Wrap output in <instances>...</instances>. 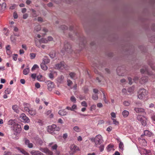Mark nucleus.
<instances>
[{
	"label": "nucleus",
	"mask_w": 155,
	"mask_h": 155,
	"mask_svg": "<svg viewBox=\"0 0 155 155\" xmlns=\"http://www.w3.org/2000/svg\"><path fill=\"white\" fill-rule=\"evenodd\" d=\"M66 65L65 64L64 62H61L60 64H56L55 65V67L58 69H63L66 67Z\"/></svg>",
	"instance_id": "obj_10"
},
{
	"label": "nucleus",
	"mask_w": 155,
	"mask_h": 155,
	"mask_svg": "<svg viewBox=\"0 0 155 155\" xmlns=\"http://www.w3.org/2000/svg\"><path fill=\"white\" fill-rule=\"evenodd\" d=\"M13 127L14 131L17 133H20L21 131V125L19 124H17Z\"/></svg>",
	"instance_id": "obj_9"
},
{
	"label": "nucleus",
	"mask_w": 155,
	"mask_h": 155,
	"mask_svg": "<svg viewBox=\"0 0 155 155\" xmlns=\"http://www.w3.org/2000/svg\"><path fill=\"white\" fill-rule=\"evenodd\" d=\"M57 147L58 145H57V144H55L54 145L51 147V149L53 150H56Z\"/></svg>",
	"instance_id": "obj_50"
},
{
	"label": "nucleus",
	"mask_w": 155,
	"mask_h": 155,
	"mask_svg": "<svg viewBox=\"0 0 155 155\" xmlns=\"http://www.w3.org/2000/svg\"><path fill=\"white\" fill-rule=\"evenodd\" d=\"M53 38L51 37V36H48V38H47V40H48V41H53Z\"/></svg>",
	"instance_id": "obj_55"
},
{
	"label": "nucleus",
	"mask_w": 155,
	"mask_h": 155,
	"mask_svg": "<svg viewBox=\"0 0 155 155\" xmlns=\"http://www.w3.org/2000/svg\"><path fill=\"white\" fill-rule=\"evenodd\" d=\"M97 106L98 107H101L103 106V105L101 103H98L97 104Z\"/></svg>",
	"instance_id": "obj_64"
},
{
	"label": "nucleus",
	"mask_w": 155,
	"mask_h": 155,
	"mask_svg": "<svg viewBox=\"0 0 155 155\" xmlns=\"http://www.w3.org/2000/svg\"><path fill=\"white\" fill-rule=\"evenodd\" d=\"M52 1L54 2L55 3L58 4L61 3V2L62 0H52Z\"/></svg>",
	"instance_id": "obj_60"
},
{
	"label": "nucleus",
	"mask_w": 155,
	"mask_h": 155,
	"mask_svg": "<svg viewBox=\"0 0 155 155\" xmlns=\"http://www.w3.org/2000/svg\"><path fill=\"white\" fill-rule=\"evenodd\" d=\"M129 114V112L127 110H124L122 112V115L124 117H127Z\"/></svg>",
	"instance_id": "obj_21"
},
{
	"label": "nucleus",
	"mask_w": 155,
	"mask_h": 155,
	"mask_svg": "<svg viewBox=\"0 0 155 155\" xmlns=\"http://www.w3.org/2000/svg\"><path fill=\"white\" fill-rule=\"evenodd\" d=\"M140 72L141 73L147 74L149 75L152 76V77L155 78V74H153L151 72H150L147 67H145L140 70Z\"/></svg>",
	"instance_id": "obj_3"
},
{
	"label": "nucleus",
	"mask_w": 155,
	"mask_h": 155,
	"mask_svg": "<svg viewBox=\"0 0 155 155\" xmlns=\"http://www.w3.org/2000/svg\"><path fill=\"white\" fill-rule=\"evenodd\" d=\"M37 143L39 145L41 146L43 143V142L41 139H38L37 140Z\"/></svg>",
	"instance_id": "obj_34"
},
{
	"label": "nucleus",
	"mask_w": 155,
	"mask_h": 155,
	"mask_svg": "<svg viewBox=\"0 0 155 155\" xmlns=\"http://www.w3.org/2000/svg\"><path fill=\"white\" fill-rule=\"evenodd\" d=\"M30 153L32 155H44L43 153L38 150H32Z\"/></svg>",
	"instance_id": "obj_12"
},
{
	"label": "nucleus",
	"mask_w": 155,
	"mask_h": 155,
	"mask_svg": "<svg viewBox=\"0 0 155 155\" xmlns=\"http://www.w3.org/2000/svg\"><path fill=\"white\" fill-rule=\"evenodd\" d=\"M70 149L74 153L77 151L79 150V147L74 144L70 146Z\"/></svg>",
	"instance_id": "obj_11"
},
{
	"label": "nucleus",
	"mask_w": 155,
	"mask_h": 155,
	"mask_svg": "<svg viewBox=\"0 0 155 155\" xmlns=\"http://www.w3.org/2000/svg\"><path fill=\"white\" fill-rule=\"evenodd\" d=\"M90 140L92 142H94L95 146L96 147H97L98 145L101 144L103 141L102 136L99 134L97 135L95 138H91Z\"/></svg>",
	"instance_id": "obj_1"
},
{
	"label": "nucleus",
	"mask_w": 155,
	"mask_h": 155,
	"mask_svg": "<svg viewBox=\"0 0 155 155\" xmlns=\"http://www.w3.org/2000/svg\"><path fill=\"white\" fill-rule=\"evenodd\" d=\"M18 55L16 54H14V55L13 57V59L15 61H16L17 60Z\"/></svg>",
	"instance_id": "obj_58"
},
{
	"label": "nucleus",
	"mask_w": 155,
	"mask_h": 155,
	"mask_svg": "<svg viewBox=\"0 0 155 155\" xmlns=\"http://www.w3.org/2000/svg\"><path fill=\"white\" fill-rule=\"evenodd\" d=\"M70 100L71 101L74 103L76 102V99L73 96L71 97L70 98Z\"/></svg>",
	"instance_id": "obj_36"
},
{
	"label": "nucleus",
	"mask_w": 155,
	"mask_h": 155,
	"mask_svg": "<svg viewBox=\"0 0 155 155\" xmlns=\"http://www.w3.org/2000/svg\"><path fill=\"white\" fill-rule=\"evenodd\" d=\"M38 67L37 64H34L31 68V71H33L35 70L36 68H38Z\"/></svg>",
	"instance_id": "obj_47"
},
{
	"label": "nucleus",
	"mask_w": 155,
	"mask_h": 155,
	"mask_svg": "<svg viewBox=\"0 0 155 155\" xmlns=\"http://www.w3.org/2000/svg\"><path fill=\"white\" fill-rule=\"evenodd\" d=\"M63 49L68 53H70L72 51L71 45L67 42L65 41L64 43Z\"/></svg>",
	"instance_id": "obj_4"
},
{
	"label": "nucleus",
	"mask_w": 155,
	"mask_h": 155,
	"mask_svg": "<svg viewBox=\"0 0 155 155\" xmlns=\"http://www.w3.org/2000/svg\"><path fill=\"white\" fill-rule=\"evenodd\" d=\"M17 149L18 150L20 151L22 154H24V155H30L28 152L26 151L24 149L20 148L19 147H17Z\"/></svg>",
	"instance_id": "obj_19"
},
{
	"label": "nucleus",
	"mask_w": 155,
	"mask_h": 155,
	"mask_svg": "<svg viewBox=\"0 0 155 155\" xmlns=\"http://www.w3.org/2000/svg\"><path fill=\"white\" fill-rule=\"evenodd\" d=\"M30 57L31 58H34L35 57V55L34 53H31L30 54Z\"/></svg>",
	"instance_id": "obj_61"
},
{
	"label": "nucleus",
	"mask_w": 155,
	"mask_h": 155,
	"mask_svg": "<svg viewBox=\"0 0 155 155\" xmlns=\"http://www.w3.org/2000/svg\"><path fill=\"white\" fill-rule=\"evenodd\" d=\"M134 110L137 113H142L145 112L144 109L142 108L136 107Z\"/></svg>",
	"instance_id": "obj_14"
},
{
	"label": "nucleus",
	"mask_w": 155,
	"mask_h": 155,
	"mask_svg": "<svg viewBox=\"0 0 155 155\" xmlns=\"http://www.w3.org/2000/svg\"><path fill=\"white\" fill-rule=\"evenodd\" d=\"M49 56L51 58H53L55 57V54L52 52H51L50 53Z\"/></svg>",
	"instance_id": "obj_45"
},
{
	"label": "nucleus",
	"mask_w": 155,
	"mask_h": 155,
	"mask_svg": "<svg viewBox=\"0 0 155 155\" xmlns=\"http://www.w3.org/2000/svg\"><path fill=\"white\" fill-rule=\"evenodd\" d=\"M48 77L51 79H53L54 78V74L52 72L48 74Z\"/></svg>",
	"instance_id": "obj_38"
},
{
	"label": "nucleus",
	"mask_w": 155,
	"mask_h": 155,
	"mask_svg": "<svg viewBox=\"0 0 155 155\" xmlns=\"http://www.w3.org/2000/svg\"><path fill=\"white\" fill-rule=\"evenodd\" d=\"M45 83L47 84L48 88V90L51 91L54 87V83L50 81H46Z\"/></svg>",
	"instance_id": "obj_7"
},
{
	"label": "nucleus",
	"mask_w": 155,
	"mask_h": 155,
	"mask_svg": "<svg viewBox=\"0 0 155 155\" xmlns=\"http://www.w3.org/2000/svg\"><path fill=\"white\" fill-rule=\"evenodd\" d=\"M130 104V103L127 101H125L124 102V104L125 106H129Z\"/></svg>",
	"instance_id": "obj_48"
},
{
	"label": "nucleus",
	"mask_w": 155,
	"mask_h": 155,
	"mask_svg": "<svg viewBox=\"0 0 155 155\" xmlns=\"http://www.w3.org/2000/svg\"><path fill=\"white\" fill-rule=\"evenodd\" d=\"M25 145H27L28 147L30 148H31L33 147V145L32 143H30L29 140L26 138L24 139Z\"/></svg>",
	"instance_id": "obj_8"
},
{
	"label": "nucleus",
	"mask_w": 155,
	"mask_h": 155,
	"mask_svg": "<svg viewBox=\"0 0 155 155\" xmlns=\"http://www.w3.org/2000/svg\"><path fill=\"white\" fill-rule=\"evenodd\" d=\"M41 69L45 71L47 70L48 68L47 66L46 65V64L43 63H42L41 64Z\"/></svg>",
	"instance_id": "obj_25"
},
{
	"label": "nucleus",
	"mask_w": 155,
	"mask_h": 155,
	"mask_svg": "<svg viewBox=\"0 0 155 155\" xmlns=\"http://www.w3.org/2000/svg\"><path fill=\"white\" fill-rule=\"evenodd\" d=\"M64 79V77L62 75H61L58 77L56 79L57 81L59 84L63 83Z\"/></svg>",
	"instance_id": "obj_15"
},
{
	"label": "nucleus",
	"mask_w": 155,
	"mask_h": 155,
	"mask_svg": "<svg viewBox=\"0 0 155 155\" xmlns=\"http://www.w3.org/2000/svg\"><path fill=\"white\" fill-rule=\"evenodd\" d=\"M28 17V14L27 13L25 14H24L23 15V18L24 19H26Z\"/></svg>",
	"instance_id": "obj_63"
},
{
	"label": "nucleus",
	"mask_w": 155,
	"mask_h": 155,
	"mask_svg": "<svg viewBox=\"0 0 155 155\" xmlns=\"http://www.w3.org/2000/svg\"><path fill=\"white\" fill-rule=\"evenodd\" d=\"M151 94L153 98H155V88H153L152 89Z\"/></svg>",
	"instance_id": "obj_35"
},
{
	"label": "nucleus",
	"mask_w": 155,
	"mask_h": 155,
	"mask_svg": "<svg viewBox=\"0 0 155 155\" xmlns=\"http://www.w3.org/2000/svg\"><path fill=\"white\" fill-rule=\"evenodd\" d=\"M12 108L14 111L16 113H19V109L17 105H15L13 106Z\"/></svg>",
	"instance_id": "obj_18"
},
{
	"label": "nucleus",
	"mask_w": 155,
	"mask_h": 155,
	"mask_svg": "<svg viewBox=\"0 0 155 155\" xmlns=\"http://www.w3.org/2000/svg\"><path fill=\"white\" fill-rule=\"evenodd\" d=\"M73 129L75 131L77 132H79L80 131L79 128L77 126L74 127L73 128Z\"/></svg>",
	"instance_id": "obj_37"
},
{
	"label": "nucleus",
	"mask_w": 155,
	"mask_h": 155,
	"mask_svg": "<svg viewBox=\"0 0 155 155\" xmlns=\"http://www.w3.org/2000/svg\"><path fill=\"white\" fill-rule=\"evenodd\" d=\"M6 4L5 3H3L2 6V9L4 11V10L6 8Z\"/></svg>",
	"instance_id": "obj_42"
},
{
	"label": "nucleus",
	"mask_w": 155,
	"mask_h": 155,
	"mask_svg": "<svg viewBox=\"0 0 155 155\" xmlns=\"http://www.w3.org/2000/svg\"><path fill=\"white\" fill-rule=\"evenodd\" d=\"M112 120L113 121V124L116 125H118L119 124L118 121H117L116 119H112Z\"/></svg>",
	"instance_id": "obj_51"
},
{
	"label": "nucleus",
	"mask_w": 155,
	"mask_h": 155,
	"mask_svg": "<svg viewBox=\"0 0 155 155\" xmlns=\"http://www.w3.org/2000/svg\"><path fill=\"white\" fill-rule=\"evenodd\" d=\"M30 71L29 68L25 69L23 71V73L25 75H27L29 73Z\"/></svg>",
	"instance_id": "obj_29"
},
{
	"label": "nucleus",
	"mask_w": 155,
	"mask_h": 155,
	"mask_svg": "<svg viewBox=\"0 0 155 155\" xmlns=\"http://www.w3.org/2000/svg\"><path fill=\"white\" fill-rule=\"evenodd\" d=\"M128 80L129 81V84L130 85L132 84V78L130 77H128Z\"/></svg>",
	"instance_id": "obj_62"
},
{
	"label": "nucleus",
	"mask_w": 155,
	"mask_h": 155,
	"mask_svg": "<svg viewBox=\"0 0 155 155\" xmlns=\"http://www.w3.org/2000/svg\"><path fill=\"white\" fill-rule=\"evenodd\" d=\"M67 82L68 85V86H70L72 84V81L70 80H67Z\"/></svg>",
	"instance_id": "obj_56"
},
{
	"label": "nucleus",
	"mask_w": 155,
	"mask_h": 155,
	"mask_svg": "<svg viewBox=\"0 0 155 155\" xmlns=\"http://www.w3.org/2000/svg\"><path fill=\"white\" fill-rule=\"evenodd\" d=\"M41 29V26L40 25L36 26L35 28V30L36 31H39Z\"/></svg>",
	"instance_id": "obj_33"
},
{
	"label": "nucleus",
	"mask_w": 155,
	"mask_h": 155,
	"mask_svg": "<svg viewBox=\"0 0 155 155\" xmlns=\"http://www.w3.org/2000/svg\"><path fill=\"white\" fill-rule=\"evenodd\" d=\"M148 81V78L147 77H143L141 78L140 82L141 84H143L147 82Z\"/></svg>",
	"instance_id": "obj_16"
},
{
	"label": "nucleus",
	"mask_w": 155,
	"mask_h": 155,
	"mask_svg": "<svg viewBox=\"0 0 155 155\" xmlns=\"http://www.w3.org/2000/svg\"><path fill=\"white\" fill-rule=\"evenodd\" d=\"M124 145L123 143L121 142H120L119 144V148L121 150H123V149Z\"/></svg>",
	"instance_id": "obj_44"
},
{
	"label": "nucleus",
	"mask_w": 155,
	"mask_h": 155,
	"mask_svg": "<svg viewBox=\"0 0 155 155\" xmlns=\"http://www.w3.org/2000/svg\"><path fill=\"white\" fill-rule=\"evenodd\" d=\"M58 114L61 116H64L67 114V112L64 110H61L59 111Z\"/></svg>",
	"instance_id": "obj_26"
},
{
	"label": "nucleus",
	"mask_w": 155,
	"mask_h": 155,
	"mask_svg": "<svg viewBox=\"0 0 155 155\" xmlns=\"http://www.w3.org/2000/svg\"><path fill=\"white\" fill-rule=\"evenodd\" d=\"M68 136V134L67 133L64 134L63 136V138L64 139H65L67 138Z\"/></svg>",
	"instance_id": "obj_59"
},
{
	"label": "nucleus",
	"mask_w": 155,
	"mask_h": 155,
	"mask_svg": "<svg viewBox=\"0 0 155 155\" xmlns=\"http://www.w3.org/2000/svg\"><path fill=\"white\" fill-rule=\"evenodd\" d=\"M146 118H145V117H143V119L142 121H141V124H142L143 126H145L146 125Z\"/></svg>",
	"instance_id": "obj_32"
},
{
	"label": "nucleus",
	"mask_w": 155,
	"mask_h": 155,
	"mask_svg": "<svg viewBox=\"0 0 155 155\" xmlns=\"http://www.w3.org/2000/svg\"><path fill=\"white\" fill-rule=\"evenodd\" d=\"M114 147V145L111 144H109L107 147V150L108 151L111 150V149Z\"/></svg>",
	"instance_id": "obj_39"
},
{
	"label": "nucleus",
	"mask_w": 155,
	"mask_h": 155,
	"mask_svg": "<svg viewBox=\"0 0 155 155\" xmlns=\"http://www.w3.org/2000/svg\"><path fill=\"white\" fill-rule=\"evenodd\" d=\"M134 90V88L133 87H129L128 89V91L129 92L131 93Z\"/></svg>",
	"instance_id": "obj_43"
},
{
	"label": "nucleus",
	"mask_w": 155,
	"mask_h": 155,
	"mask_svg": "<svg viewBox=\"0 0 155 155\" xmlns=\"http://www.w3.org/2000/svg\"><path fill=\"white\" fill-rule=\"evenodd\" d=\"M56 127V125L55 124H52L51 126L48 127V131L50 133H52L53 131H55V129Z\"/></svg>",
	"instance_id": "obj_13"
},
{
	"label": "nucleus",
	"mask_w": 155,
	"mask_h": 155,
	"mask_svg": "<svg viewBox=\"0 0 155 155\" xmlns=\"http://www.w3.org/2000/svg\"><path fill=\"white\" fill-rule=\"evenodd\" d=\"M13 17L15 19H16L18 17L17 13L16 12H14L13 13Z\"/></svg>",
	"instance_id": "obj_57"
},
{
	"label": "nucleus",
	"mask_w": 155,
	"mask_h": 155,
	"mask_svg": "<svg viewBox=\"0 0 155 155\" xmlns=\"http://www.w3.org/2000/svg\"><path fill=\"white\" fill-rule=\"evenodd\" d=\"M17 124L16 123V120H10L8 122V124L9 125H10L13 127L15 126V125Z\"/></svg>",
	"instance_id": "obj_17"
},
{
	"label": "nucleus",
	"mask_w": 155,
	"mask_h": 155,
	"mask_svg": "<svg viewBox=\"0 0 155 155\" xmlns=\"http://www.w3.org/2000/svg\"><path fill=\"white\" fill-rule=\"evenodd\" d=\"M104 149V146L103 145H101L99 147V149L100 151L102 152L103 151Z\"/></svg>",
	"instance_id": "obj_53"
},
{
	"label": "nucleus",
	"mask_w": 155,
	"mask_h": 155,
	"mask_svg": "<svg viewBox=\"0 0 155 155\" xmlns=\"http://www.w3.org/2000/svg\"><path fill=\"white\" fill-rule=\"evenodd\" d=\"M45 114L47 115L48 116V117L50 118H52L53 117V114H52L51 113V111L50 110H49L47 111L45 113Z\"/></svg>",
	"instance_id": "obj_22"
},
{
	"label": "nucleus",
	"mask_w": 155,
	"mask_h": 155,
	"mask_svg": "<svg viewBox=\"0 0 155 155\" xmlns=\"http://www.w3.org/2000/svg\"><path fill=\"white\" fill-rule=\"evenodd\" d=\"M28 113L31 115H34L36 114V110L32 108H31L30 109Z\"/></svg>",
	"instance_id": "obj_20"
},
{
	"label": "nucleus",
	"mask_w": 155,
	"mask_h": 155,
	"mask_svg": "<svg viewBox=\"0 0 155 155\" xmlns=\"http://www.w3.org/2000/svg\"><path fill=\"white\" fill-rule=\"evenodd\" d=\"M143 117H142L141 116H138L137 117V119L139 121L141 122L143 119Z\"/></svg>",
	"instance_id": "obj_41"
},
{
	"label": "nucleus",
	"mask_w": 155,
	"mask_h": 155,
	"mask_svg": "<svg viewBox=\"0 0 155 155\" xmlns=\"http://www.w3.org/2000/svg\"><path fill=\"white\" fill-rule=\"evenodd\" d=\"M19 119L22 122L24 123H28L30 122L29 119L25 114H21L19 116Z\"/></svg>",
	"instance_id": "obj_5"
},
{
	"label": "nucleus",
	"mask_w": 155,
	"mask_h": 155,
	"mask_svg": "<svg viewBox=\"0 0 155 155\" xmlns=\"http://www.w3.org/2000/svg\"><path fill=\"white\" fill-rule=\"evenodd\" d=\"M60 28L61 29L63 30H65L68 29V27L65 25H62L60 27Z\"/></svg>",
	"instance_id": "obj_46"
},
{
	"label": "nucleus",
	"mask_w": 155,
	"mask_h": 155,
	"mask_svg": "<svg viewBox=\"0 0 155 155\" xmlns=\"http://www.w3.org/2000/svg\"><path fill=\"white\" fill-rule=\"evenodd\" d=\"M92 99L94 100H97L98 99V97L96 94H94L93 95L92 97Z\"/></svg>",
	"instance_id": "obj_40"
},
{
	"label": "nucleus",
	"mask_w": 155,
	"mask_h": 155,
	"mask_svg": "<svg viewBox=\"0 0 155 155\" xmlns=\"http://www.w3.org/2000/svg\"><path fill=\"white\" fill-rule=\"evenodd\" d=\"M81 104L82 106L85 107H87V104L86 103V102L85 101H83L81 102Z\"/></svg>",
	"instance_id": "obj_49"
},
{
	"label": "nucleus",
	"mask_w": 155,
	"mask_h": 155,
	"mask_svg": "<svg viewBox=\"0 0 155 155\" xmlns=\"http://www.w3.org/2000/svg\"><path fill=\"white\" fill-rule=\"evenodd\" d=\"M39 42L41 43H46L48 42L47 39L44 38H42L39 40Z\"/></svg>",
	"instance_id": "obj_28"
},
{
	"label": "nucleus",
	"mask_w": 155,
	"mask_h": 155,
	"mask_svg": "<svg viewBox=\"0 0 155 155\" xmlns=\"http://www.w3.org/2000/svg\"><path fill=\"white\" fill-rule=\"evenodd\" d=\"M35 43L36 45V46L40 48L41 47V43H40V42H39V40H38L35 39Z\"/></svg>",
	"instance_id": "obj_30"
},
{
	"label": "nucleus",
	"mask_w": 155,
	"mask_h": 155,
	"mask_svg": "<svg viewBox=\"0 0 155 155\" xmlns=\"http://www.w3.org/2000/svg\"><path fill=\"white\" fill-rule=\"evenodd\" d=\"M145 152L146 155H151L150 150H146Z\"/></svg>",
	"instance_id": "obj_52"
},
{
	"label": "nucleus",
	"mask_w": 155,
	"mask_h": 155,
	"mask_svg": "<svg viewBox=\"0 0 155 155\" xmlns=\"http://www.w3.org/2000/svg\"><path fill=\"white\" fill-rule=\"evenodd\" d=\"M50 60L47 57H45L43 59L42 63L45 64H48L50 62Z\"/></svg>",
	"instance_id": "obj_27"
},
{
	"label": "nucleus",
	"mask_w": 155,
	"mask_h": 155,
	"mask_svg": "<svg viewBox=\"0 0 155 155\" xmlns=\"http://www.w3.org/2000/svg\"><path fill=\"white\" fill-rule=\"evenodd\" d=\"M30 10L32 11V13L33 14V15H35V16H37V15H36V11L35 10H34L32 8Z\"/></svg>",
	"instance_id": "obj_54"
},
{
	"label": "nucleus",
	"mask_w": 155,
	"mask_h": 155,
	"mask_svg": "<svg viewBox=\"0 0 155 155\" xmlns=\"http://www.w3.org/2000/svg\"><path fill=\"white\" fill-rule=\"evenodd\" d=\"M5 48L7 53L8 55H9L11 53V51L10 50L11 48L10 46L9 45H8L6 46Z\"/></svg>",
	"instance_id": "obj_24"
},
{
	"label": "nucleus",
	"mask_w": 155,
	"mask_h": 155,
	"mask_svg": "<svg viewBox=\"0 0 155 155\" xmlns=\"http://www.w3.org/2000/svg\"><path fill=\"white\" fill-rule=\"evenodd\" d=\"M147 94V91L145 89H140L138 92V97L140 99H142Z\"/></svg>",
	"instance_id": "obj_2"
},
{
	"label": "nucleus",
	"mask_w": 155,
	"mask_h": 155,
	"mask_svg": "<svg viewBox=\"0 0 155 155\" xmlns=\"http://www.w3.org/2000/svg\"><path fill=\"white\" fill-rule=\"evenodd\" d=\"M39 150L41 152L45 153L47 155H53V153L49 150L48 149L47 147H40Z\"/></svg>",
	"instance_id": "obj_6"
},
{
	"label": "nucleus",
	"mask_w": 155,
	"mask_h": 155,
	"mask_svg": "<svg viewBox=\"0 0 155 155\" xmlns=\"http://www.w3.org/2000/svg\"><path fill=\"white\" fill-rule=\"evenodd\" d=\"M69 75L72 79H74V78L76 77V74L74 73L71 72L69 74Z\"/></svg>",
	"instance_id": "obj_31"
},
{
	"label": "nucleus",
	"mask_w": 155,
	"mask_h": 155,
	"mask_svg": "<svg viewBox=\"0 0 155 155\" xmlns=\"http://www.w3.org/2000/svg\"><path fill=\"white\" fill-rule=\"evenodd\" d=\"M144 134L148 137H150L152 135V133L148 130H146L144 131Z\"/></svg>",
	"instance_id": "obj_23"
}]
</instances>
